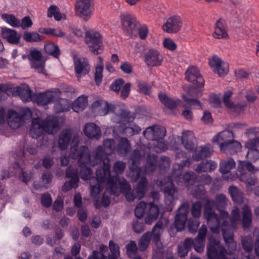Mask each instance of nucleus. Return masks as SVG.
<instances>
[{"label":"nucleus","instance_id":"1a4fd4ad","mask_svg":"<svg viewBox=\"0 0 259 259\" xmlns=\"http://www.w3.org/2000/svg\"><path fill=\"white\" fill-rule=\"evenodd\" d=\"M85 40L90 51L94 55L100 54L103 52V38L99 31L94 29L87 31Z\"/></svg>","mask_w":259,"mask_h":259},{"label":"nucleus","instance_id":"c756f323","mask_svg":"<svg viewBox=\"0 0 259 259\" xmlns=\"http://www.w3.org/2000/svg\"><path fill=\"white\" fill-rule=\"evenodd\" d=\"M147 216L145 219V223L151 225L158 218L159 213V209L157 205L153 202L147 204Z\"/></svg>","mask_w":259,"mask_h":259},{"label":"nucleus","instance_id":"603ef678","mask_svg":"<svg viewBox=\"0 0 259 259\" xmlns=\"http://www.w3.org/2000/svg\"><path fill=\"white\" fill-rule=\"evenodd\" d=\"M152 239V234L150 232H147L144 234L141 237L139 247L141 251H144L149 245L151 239Z\"/></svg>","mask_w":259,"mask_h":259},{"label":"nucleus","instance_id":"58836bf2","mask_svg":"<svg viewBox=\"0 0 259 259\" xmlns=\"http://www.w3.org/2000/svg\"><path fill=\"white\" fill-rule=\"evenodd\" d=\"M131 145L130 141L126 138H120L118 140V143L116 146V150L119 154H126L129 153L131 150Z\"/></svg>","mask_w":259,"mask_h":259},{"label":"nucleus","instance_id":"72a5a7b5","mask_svg":"<svg viewBox=\"0 0 259 259\" xmlns=\"http://www.w3.org/2000/svg\"><path fill=\"white\" fill-rule=\"evenodd\" d=\"M66 177L71 178L68 182L72 188H76L78 186L79 177L78 169L71 165L68 167L66 171Z\"/></svg>","mask_w":259,"mask_h":259},{"label":"nucleus","instance_id":"680f3d73","mask_svg":"<svg viewBox=\"0 0 259 259\" xmlns=\"http://www.w3.org/2000/svg\"><path fill=\"white\" fill-rule=\"evenodd\" d=\"M128 256L132 258L137 252V246L135 241H131L126 247Z\"/></svg>","mask_w":259,"mask_h":259},{"label":"nucleus","instance_id":"ddd939ff","mask_svg":"<svg viewBox=\"0 0 259 259\" xmlns=\"http://www.w3.org/2000/svg\"><path fill=\"white\" fill-rule=\"evenodd\" d=\"M209 64L213 72L217 73L220 76H224L229 72V63L218 56H215L210 58Z\"/></svg>","mask_w":259,"mask_h":259},{"label":"nucleus","instance_id":"37998d69","mask_svg":"<svg viewBox=\"0 0 259 259\" xmlns=\"http://www.w3.org/2000/svg\"><path fill=\"white\" fill-rule=\"evenodd\" d=\"M88 105V97L82 95L79 96L73 103L72 109L76 112L82 111Z\"/></svg>","mask_w":259,"mask_h":259},{"label":"nucleus","instance_id":"473e14b6","mask_svg":"<svg viewBox=\"0 0 259 259\" xmlns=\"http://www.w3.org/2000/svg\"><path fill=\"white\" fill-rule=\"evenodd\" d=\"M241 149L240 143L233 139L225 145H222L220 150L223 153L227 154H234Z\"/></svg>","mask_w":259,"mask_h":259},{"label":"nucleus","instance_id":"6e6d98bb","mask_svg":"<svg viewBox=\"0 0 259 259\" xmlns=\"http://www.w3.org/2000/svg\"><path fill=\"white\" fill-rule=\"evenodd\" d=\"M146 210H147V203L144 201L140 202L137 204L135 210L136 217L139 219L142 218Z\"/></svg>","mask_w":259,"mask_h":259},{"label":"nucleus","instance_id":"2eb2a0df","mask_svg":"<svg viewBox=\"0 0 259 259\" xmlns=\"http://www.w3.org/2000/svg\"><path fill=\"white\" fill-rule=\"evenodd\" d=\"M189 207L188 203H183L179 208L175 221V226L178 231L183 230L186 226Z\"/></svg>","mask_w":259,"mask_h":259},{"label":"nucleus","instance_id":"5701e85b","mask_svg":"<svg viewBox=\"0 0 259 259\" xmlns=\"http://www.w3.org/2000/svg\"><path fill=\"white\" fill-rule=\"evenodd\" d=\"M213 152V146L210 144H206L195 148V152L192 155L193 159L196 161H200L207 157H209Z\"/></svg>","mask_w":259,"mask_h":259},{"label":"nucleus","instance_id":"de8ad7c7","mask_svg":"<svg viewBox=\"0 0 259 259\" xmlns=\"http://www.w3.org/2000/svg\"><path fill=\"white\" fill-rule=\"evenodd\" d=\"M240 209L237 206H234L231 212V224H230V223L229 222V228L232 230L233 234V229L235 228L237 222L240 220Z\"/></svg>","mask_w":259,"mask_h":259},{"label":"nucleus","instance_id":"b1692460","mask_svg":"<svg viewBox=\"0 0 259 259\" xmlns=\"http://www.w3.org/2000/svg\"><path fill=\"white\" fill-rule=\"evenodd\" d=\"M2 37L10 44L17 45L19 43L21 34L14 29L7 27H2L1 29Z\"/></svg>","mask_w":259,"mask_h":259},{"label":"nucleus","instance_id":"bb28decb","mask_svg":"<svg viewBox=\"0 0 259 259\" xmlns=\"http://www.w3.org/2000/svg\"><path fill=\"white\" fill-rule=\"evenodd\" d=\"M83 131L84 135L90 139L98 140L101 137L102 133L100 127L94 123L85 124Z\"/></svg>","mask_w":259,"mask_h":259},{"label":"nucleus","instance_id":"e2e57ef3","mask_svg":"<svg viewBox=\"0 0 259 259\" xmlns=\"http://www.w3.org/2000/svg\"><path fill=\"white\" fill-rule=\"evenodd\" d=\"M104 66L101 65H97L96 67L95 79L96 84L99 85L102 82L103 77V70Z\"/></svg>","mask_w":259,"mask_h":259},{"label":"nucleus","instance_id":"393cba45","mask_svg":"<svg viewBox=\"0 0 259 259\" xmlns=\"http://www.w3.org/2000/svg\"><path fill=\"white\" fill-rule=\"evenodd\" d=\"M207 231L205 225H202L199 231L198 234L194 240L193 246L197 252H202L204 249V241Z\"/></svg>","mask_w":259,"mask_h":259},{"label":"nucleus","instance_id":"0e129e2a","mask_svg":"<svg viewBox=\"0 0 259 259\" xmlns=\"http://www.w3.org/2000/svg\"><path fill=\"white\" fill-rule=\"evenodd\" d=\"M170 158L167 156H161L159 161V167L161 170L165 171L170 166Z\"/></svg>","mask_w":259,"mask_h":259},{"label":"nucleus","instance_id":"f03ea898","mask_svg":"<svg viewBox=\"0 0 259 259\" xmlns=\"http://www.w3.org/2000/svg\"><path fill=\"white\" fill-rule=\"evenodd\" d=\"M157 156L148 154L146 163L144 166V171L141 173L140 181L138 182L135 190H132L130 184L124 178L118 177H110L107 183V190L116 196L120 193L125 195L128 201H133L136 198L142 199L145 195L148 185L146 175L153 172L156 170Z\"/></svg>","mask_w":259,"mask_h":259},{"label":"nucleus","instance_id":"9b49d317","mask_svg":"<svg viewBox=\"0 0 259 259\" xmlns=\"http://www.w3.org/2000/svg\"><path fill=\"white\" fill-rule=\"evenodd\" d=\"M92 2L93 0H76L74 6L75 15L85 21L89 20L94 11Z\"/></svg>","mask_w":259,"mask_h":259},{"label":"nucleus","instance_id":"cd10ccee","mask_svg":"<svg viewBox=\"0 0 259 259\" xmlns=\"http://www.w3.org/2000/svg\"><path fill=\"white\" fill-rule=\"evenodd\" d=\"M233 139V133L230 131L225 130L214 136L212 139V142L218 144L220 148H221L222 145L226 144Z\"/></svg>","mask_w":259,"mask_h":259},{"label":"nucleus","instance_id":"a878e982","mask_svg":"<svg viewBox=\"0 0 259 259\" xmlns=\"http://www.w3.org/2000/svg\"><path fill=\"white\" fill-rule=\"evenodd\" d=\"M23 115H21L14 110H9L7 113L8 124L13 129L19 128L22 124Z\"/></svg>","mask_w":259,"mask_h":259},{"label":"nucleus","instance_id":"7c9ffc66","mask_svg":"<svg viewBox=\"0 0 259 259\" xmlns=\"http://www.w3.org/2000/svg\"><path fill=\"white\" fill-rule=\"evenodd\" d=\"M182 143L184 147L188 151L194 149L195 145L194 141L196 140L194 134L192 131H187L183 132Z\"/></svg>","mask_w":259,"mask_h":259},{"label":"nucleus","instance_id":"09e8293b","mask_svg":"<svg viewBox=\"0 0 259 259\" xmlns=\"http://www.w3.org/2000/svg\"><path fill=\"white\" fill-rule=\"evenodd\" d=\"M235 166V162L233 159L230 158L222 161L220 164V171L223 174L228 173Z\"/></svg>","mask_w":259,"mask_h":259},{"label":"nucleus","instance_id":"6ab92c4d","mask_svg":"<svg viewBox=\"0 0 259 259\" xmlns=\"http://www.w3.org/2000/svg\"><path fill=\"white\" fill-rule=\"evenodd\" d=\"M168 185L163 188L165 202L167 205L173 206L176 200L175 195L177 193V190L173 184L175 180L171 176L168 178Z\"/></svg>","mask_w":259,"mask_h":259},{"label":"nucleus","instance_id":"49530a36","mask_svg":"<svg viewBox=\"0 0 259 259\" xmlns=\"http://www.w3.org/2000/svg\"><path fill=\"white\" fill-rule=\"evenodd\" d=\"M158 98L160 102L166 107L170 109H174L178 106L177 102L168 98L167 95L163 93H160L158 95Z\"/></svg>","mask_w":259,"mask_h":259},{"label":"nucleus","instance_id":"ea45409f","mask_svg":"<svg viewBox=\"0 0 259 259\" xmlns=\"http://www.w3.org/2000/svg\"><path fill=\"white\" fill-rule=\"evenodd\" d=\"M217 167V164L213 161L209 160L206 162H201L195 169L197 173L202 172H211L214 170Z\"/></svg>","mask_w":259,"mask_h":259},{"label":"nucleus","instance_id":"423d86ee","mask_svg":"<svg viewBox=\"0 0 259 259\" xmlns=\"http://www.w3.org/2000/svg\"><path fill=\"white\" fill-rule=\"evenodd\" d=\"M254 166L250 162L239 161L237 173L224 176L223 179L229 181L238 178L241 181L244 182L248 188L249 186H254L257 183L256 179L251 175V173L254 172Z\"/></svg>","mask_w":259,"mask_h":259},{"label":"nucleus","instance_id":"4468645a","mask_svg":"<svg viewBox=\"0 0 259 259\" xmlns=\"http://www.w3.org/2000/svg\"><path fill=\"white\" fill-rule=\"evenodd\" d=\"M166 134L165 128L158 125H153L146 128L143 132L144 137L152 142L163 140Z\"/></svg>","mask_w":259,"mask_h":259},{"label":"nucleus","instance_id":"79ce46f5","mask_svg":"<svg viewBox=\"0 0 259 259\" xmlns=\"http://www.w3.org/2000/svg\"><path fill=\"white\" fill-rule=\"evenodd\" d=\"M44 49L47 54L55 58H58L60 55V50L58 46L53 42L45 44Z\"/></svg>","mask_w":259,"mask_h":259},{"label":"nucleus","instance_id":"c85d7f7f","mask_svg":"<svg viewBox=\"0 0 259 259\" xmlns=\"http://www.w3.org/2000/svg\"><path fill=\"white\" fill-rule=\"evenodd\" d=\"M213 37L216 39H225L228 37L226 23L224 19H220L215 23Z\"/></svg>","mask_w":259,"mask_h":259},{"label":"nucleus","instance_id":"6e6552de","mask_svg":"<svg viewBox=\"0 0 259 259\" xmlns=\"http://www.w3.org/2000/svg\"><path fill=\"white\" fill-rule=\"evenodd\" d=\"M191 164V159H187L180 163H176L173 166L171 176L174 178L175 182L178 185L183 184L188 185L189 183H194L196 179V174L192 171L187 172L183 176L182 173L184 166L189 167Z\"/></svg>","mask_w":259,"mask_h":259},{"label":"nucleus","instance_id":"13d9d810","mask_svg":"<svg viewBox=\"0 0 259 259\" xmlns=\"http://www.w3.org/2000/svg\"><path fill=\"white\" fill-rule=\"evenodd\" d=\"M202 204L200 202L197 201L193 203L191 208V214L195 219H199L201 215L202 210Z\"/></svg>","mask_w":259,"mask_h":259},{"label":"nucleus","instance_id":"39448f33","mask_svg":"<svg viewBox=\"0 0 259 259\" xmlns=\"http://www.w3.org/2000/svg\"><path fill=\"white\" fill-rule=\"evenodd\" d=\"M59 128V123L57 118L54 116H48L44 120L37 117L32 119L30 135L35 139L44 133L55 134Z\"/></svg>","mask_w":259,"mask_h":259},{"label":"nucleus","instance_id":"4d7b16f0","mask_svg":"<svg viewBox=\"0 0 259 259\" xmlns=\"http://www.w3.org/2000/svg\"><path fill=\"white\" fill-rule=\"evenodd\" d=\"M28 59L30 63H31V61H40L42 60V54L40 51L34 49L30 51L29 54L28 55Z\"/></svg>","mask_w":259,"mask_h":259},{"label":"nucleus","instance_id":"bf43d9fd","mask_svg":"<svg viewBox=\"0 0 259 259\" xmlns=\"http://www.w3.org/2000/svg\"><path fill=\"white\" fill-rule=\"evenodd\" d=\"M199 225V219L190 218L188 222L189 231L192 233H196Z\"/></svg>","mask_w":259,"mask_h":259},{"label":"nucleus","instance_id":"2f4dec72","mask_svg":"<svg viewBox=\"0 0 259 259\" xmlns=\"http://www.w3.org/2000/svg\"><path fill=\"white\" fill-rule=\"evenodd\" d=\"M16 92L23 101L30 102L33 100L34 96L32 95V91L27 84H22L18 87Z\"/></svg>","mask_w":259,"mask_h":259},{"label":"nucleus","instance_id":"338daca9","mask_svg":"<svg viewBox=\"0 0 259 259\" xmlns=\"http://www.w3.org/2000/svg\"><path fill=\"white\" fill-rule=\"evenodd\" d=\"M125 163L121 161H117L114 163L113 171L116 174V177L119 178L118 175L123 173L125 169ZM114 177H116V176Z\"/></svg>","mask_w":259,"mask_h":259},{"label":"nucleus","instance_id":"f257e3e1","mask_svg":"<svg viewBox=\"0 0 259 259\" xmlns=\"http://www.w3.org/2000/svg\"><path fill=\"white\" fill-rule=\"evenodd\" d=\"M228 205V199L223 194L217 195L213 200L206 199L204 204V218L207 221L210 231L214 234L222 232L227 247L226 250L220 241L210 237L207 247L209 259H227L225 254L231 255L236 250V243L233 240V233L229 228V213L223 210Z\"/></svg>","mask_w":259,"mask_h":259},{"label":"nucleus","instance_id":"dca6fc26","mask_svg":"<svg viewBox=\"0 0 259 259\" xmlns=\"http://www.w3.org/2000/svg\"><path fill=\"white\" fill-rule=\"evenodd\" d=\"M120 19L123 28L130 34L140 25L135 17L127 13L121 14Z\"/></svg>","mask_w":259,"mask_h":259},{"label":"nucleus","instance_id":"3c124183","mask_svg":"<svg viewBox=\"0 0 259 259\" xmlns=\"http://www.w3.org/2000/svg\"><path fill=\"white\" fill-rule=\"evenodd\" d=\"M23 39L27 42H39L44 39V36L36 32H25L23 34Z\"/></svg>","mask_w":259,"mask_h":259},{"label":"nucleus","instance_id":"774afa93","mask_svg":"<svg viewBox=\"0 0 259 259\" xmlns=\"http://www.w3.org/2000/svg\"><path fill=\"white\" fill-rule=\"evenodd\" d=\"M164 47L171 51H174L177 49V45L172 39L169 38H165L163 41Z\"/></svg>","mask_w":259,"mask_h":259},{"label":"nucleus","instance_id":"f3484780","mask_svg":"<svg viewBox=\"0 0 259 259\" xmlns=\"http://www.w3.org/2000/svg\"><path fill=\"white\" fill-rule=\"evenodd\" d=\"M162 61V55L157 50L150 49L144 54V61L148 66H159Z\"/></svg>","mask_w":259,"mask_h":259},{"label":"nucleus","instance_id":"69168bd1","mask_svg":"<svg viewBox=\"0 0 259 259\" xmlns=\"http://www.w3.org/2000/svg\"><path fill=\"white\" fill-rule=\"evenodd\" d=\"M232 95V92L230 91H228L224 94L223 100L225 106L230 109H235V105L232 102H230L229 99Z\"/></svg>","mask_w":259,"mask_h":259},{"label":"nucleus","instance_id":"052dcab7","mask_svg":"<svg viewBox=\"0 0 259 259\" xmlns=\"http://www.w3.org/2000/svg\"><path fill=\"white\" fill-rule=\"evenodd\" d=\"M241 243L246 252H250L253 248V241L251 237H245L241 239Z\"/></svg>","mask_w":259,"mask_h":259},{"label":"nucleus","instance_id":"c03bdc74","mask_svg":"<svg viewBox=\"0 0 259 259\" xmlns=\"http://www.w3.org/2000/svg\"><path fill=\"white\" fill-rule=\"evenodd\" d=\"M1 18L4 22L13 27L19 28L20 25V20L13 14L4 13L2 14Z\"/></svg>","mask_w":259,"mask_h":259},{"label":"nucleus","instance_id":"9d476101","mask_svg":"<svg viewBox=\"0 0 259 259\" xmlns=\"http://www.w3.org/2000/svg\"><path fill=\"white\" fill-rule=\"evenodd\" d=\"M61 96L62 92L58 89L54 88L34 95L33 101L38 105L44 106L54 103Z\"/></svg>","mask_w":259,"mask_h":259},{"label":"nucleus","instance_id":"4be33fe9","mask_svg":"<svg viewBox=\"0 0 259 259\" xmlns=\"http://www.w3.org/2000/svg\"><path fill=\"white\" fill-rule=\"evenodd\" d=\"M141 158V154L140 150H134L131 155V160L132 161V164L130 166V169L133 172V180L136 181L139 180L142 173V170L138 167Z\"/></svg>","mask_w":259,"mask_h":259},{"label":"nucleus","instance_id":"20e7f679","mask_svg":"<svg viewBox=\"0 0 259 259\" xmlns=\"http://www.w3.org/2000/svg\"><path fill=\"white\" fill-rule=\"evenodd\" d=\"M92 107L100 116H105L110 112H112L113 114L111 117V120L113 122L116 123L123 121L131 122L135 118L131 115L129 111L117 107L115 105L109 104L102 100L94 102L92 105Z\"/></svg>","mask_w":259,"mask_h":259},{"label":"nucleus","instance_id":"5fc2aeb1","mask_svg":"<svg viewBox=\"0 0 259 259\" xmlns=\"http://www.w3.org/2000/svg\"><path fill=\"white\" fill-rule=\"evenodd\" d=\"M31 67L34 69L36 72L43 74H46L45 70L46 60H41L37 61H31L30 63Z\"/></svg>","mask_w":259,"mask_h":259},{"label":"nucleus","instance_id":"412c9836","mask_svg":"<svg viewBox=\"0 0 259 259\" xmlns=\"http://www.w3.org/2000/svg\"><path fill=\"white\" fill-rule=\"evenodd\" d=\"M182 25V21L179 16L175 15L169 18L162 26L164 31L168 33L178 32Z\"/></svg>","mask_w":259,"mask_h":259},{"label":"nucleus","instance_id":"e433bc0d","mask_svg":"<svg viewBox=\"0 0 259 259\" xmlns=\"http://www.w3.org/2000/svg\"><path fill=\"white\" fill-rule=\"evenodd\" d=\"M163 219H160L155 225L152 229V240L153 243L157 244L160 240V236L163 232ZM165 222L166 219H164Z\"/></svg>","mask_w":259,"mask_h":259},{"label":"nucleus","instance_id":"aec40b11","mask_svg":"<svg viewBox=\"0 0 259 259\" xmlns=\"http://www.w3.org/2000/svg\"><path fill=\"white\" fill-rule=\"evenodd\" d=\"M74 71L78 78L87 74L90 71L91 66L89 61L85 58L74 59Z\"/></svg>","mask_w":259,"mask_h":259},{"label":"nucleus","instance_id":"c9c22d12","mask_svg":"<svg viewBox=\"0 0 259 259\" xmlns=\"http://www.w3.org/2000/svg\"><path fill=\"white\" fill-rule=\"evenodd\" d=\"M101 146L102 147L103 160L107 158L110 161L107 156L112 154L115 151L116 147L114 140L112 139H106L103 143V147Z\"/></svg>","mask_w":259,"mask_h":259},{"label":"nucleus","instance_id":"f704fd0d","mask_svg":"<svg viewBox=\"0 0 259 259\" xmlns=\"http://www.w3.org/2000/svg\"><path fill=\"white\" fill-rule=\"evenodd\" d=\"M242 227L244 230L249 228L252 222V212L250 208L247 205L242 207Z\"/></svg>","mask_w":259,"mask_h":259},{"label":"nucleus","instance_id":"a18cd8bd","mask_svg":"<svg viewBox=\"0 0 259 259\" xmlns=\"http://www.w3.org/2000/svg\"><path fill=\"white\" fill-rule=\"evenodd\" d=\"M229 192L234 202L241 203L243 201V193L236 187L232 186L229 188Z\"/></svg>","mask_w":259,"mask_h":259},{"label":"nucleus","instance_id":"a19ab883","mask_svg":"<svg viewBox=\"0 0 259 259\" xmlns=\"http://www.w3.org/2000/svg\"><path fill=\"white\" fill-rule=\"evenodd\" d=\"M54 102L55 103L54 110L57 113L68 111L70 108L68 101L61 97Z\"/></svg>","mask_w":259,"mask_h":259},{"label":"nucleus","instance_id":"8fccbe9b","mask_svg":"<svg viewBox=\"0 0 259 259\" xmlns=\"http://www.w3.org/2000/svg\"><path fill=\"white\" fill-rule=\"evenodd\" d=\"M38 32L47 35H51L56 37H63L65 36V33L59 29L51 28H40Z\"/></svg>","mask_w":259,"mask_h":259},{"label":"nucleus","instance_id":"f8f14e48","mask_svg":"<svg viewBox=\"0 0 259 259\" xmlns=\"http://www.w3.org/2000/svg\"><path fill=\"white\" fill-rule=\"evenodd\" d=\"M72 140V142L77 143L78 141V136L73 134L72 129L65 128L61 131L58 138V146L61 150L68 148Z\"/></svg>","mask_w":259,"mask_h":259},{"label":"nucleus","instance_id":"0eeeda50","mask_svg":"<svg viewBox=\"0 0 259 259\" xmlns=\"http://www.w3.org/2000/svg\"><path fill=\"white\" fill-rule=\"evenodd\" d=\"M111 165L109 164V160L107 159L104 161V168H98L96 170V180L98 182L96 185H91V195L95 198L101 191L102 184L106 182V191L111 195H115L107 190V183L110 177H112L110 174Z\"/></svg>","mask_w":259,"mask_h":259},{"label":"nucleus","instance_id":"7ed1b4c3","mask_svg":"<svg viewBox=\"0 0 259 259\" xmlns=\"http://www.w3.org/2000/svg\"><path fill=\"white\" fill-rule=\"evenodd\" d=\"M101 146H98L95 151V154L90 156L88 152V148L85 146H81L78 150L76 147L71 148V155L73 158H78V163L80 167V176L81 179L88 180L92 178L93 174L92 169L88 166L90 164L94 166L104 161ZM107 158H106V159Z\"/></svg>","mask_w":259,"mask_h":259},{"label":"nucleus","instance_id":"864d4df0","mask_svg":"<svg viewBox=\"0 0 259 259\" xmlns=\"http://www.w3.org/2000/svg\"><path fill=\"white\" fill-rule=\"evenodd\" d=\"M149 149L156 153H160L164 151L167 148L166 144L162 140L154 141L152 143L149 144Z\"/></svg>","mask_w":259,"mask_h":259},{"label":"nucleus","instance_id":"4c0bfd02","mask_svg":"<svg viewBox=\"0 0 259 259\" xmlns=\"http://www.w3.org/2000/svg\"><path fill=\"white\" fill-rule=\"evenodd\" d=\"M247 158L256 160L259 158V138L254 140L251 143L248 151L246 154Z\"/></svg>","mask_w":259,"mask_h":259},{"label":"nucleus","instance_id":"a211bd4d","mask_svg":"<svg viewBox=\"0 0 259 259\" xmlns=\"http://www.w3.org/2000/svg\"><path fill=\"white\" fill-rule=\"evenodd\" d=\"M186 78L196 87H202L204 84V80L200 75L199 70L194 66H191L188 68L186 72Z\"/></svg>","mask_w":259,"mask_h":259}]
</instances>
